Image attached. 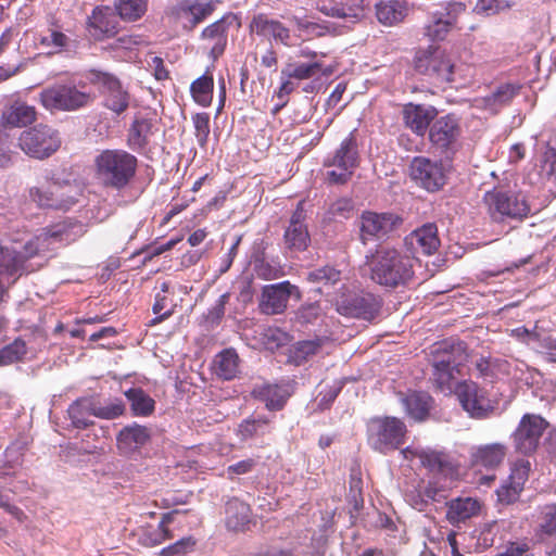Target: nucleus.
Here are the masks:
<instances>
[{
	"label": "nucleus",
	"instance_id": "f257e3e1",
	"mask_svg": "<svg viewBox=\"0 0 556 556\" xmlns=\"http://www.w3.org/2000/svg\"><path fill=\"white\" fill-rule=\"evenodd\" d=\"M418 265L414 255L389 247H378L365 257L370 279L389 289L409 286L415 279V268Z\"/></svg>",
	"mask_w": 556,
	"mask_h": 556
},
{
	"label": "nucleus",
	"instance_id": "f03ea898",
	"mask_svg": "<svg viewBox=\"0 0 556 556\" xmlns=\"http://www.w3.org/2000/svg\"><path fill=\"white\" fill-rule=\"evenodd\" d=\"M137 157L123 149L102 150L93 160L94 177L104 188L123 190L134 179Z\"/></svg>",
	"mask_w": 556,
	"mask_h": 556
},
{
	"label": "nucleus",
	"instance_id": "7ed1b4c3",
	"mask_svg": "<svg viewBox=\"0 0 556 556\" xmlns=\"http://www.w3.org/2000/svg\"><path fill=\"white\" fill-rule=\"evenodd\" d=\"M415 71L437 86L455 80L456 63L452 54L440 47L420 49L414 56Z\"/></svg>",
	"mask_w": 556,
	"mask_h": 556
},
{
	"label": "nucleus",
	"instance_id": "20e7f679",
	"mask_svg": "<svg viewBox=\"0 0 556 556\" xmlns=\"http://www.w3.org/2000/svg\"><path fill=\"white\" fill-rule=\"evenodd\" d=\"M483 203L493 222L522 219L530 213L526 197L518 191L495 187L483 194Z\"/></svg>",
	"mask_w": 556,
	"mask_h": 556
},
{
	"label": "nucleus",
	"instance_id": "39448f33",
	"mask_svg": "<svg viewBox=\"0 0 556 556\" xmlns=\"http://www.w3.org/2000/svg\"><path fill=\"white\" fill-rule=\"evenodd\" d=\"M94 96L72 84H53L38 93V102L49 112H73L90 105Z\"/></svg>",
	"mask_w": 556,
	"mask_h": 556
},
{
	"label": "nucleus",
	"instance_id": "423d86ee",
	"mask_svg": "<svg viewBox=\"0 0 556 556\" xmlns=\"http://www.w3.org/2000/svg\"><path fill=\"white\" fill-rule=\"evenodd\" d=\"M406 433L405 422L396 417H374L367 422V441L380 453L397 450L404 444Z\"/></svg>",
	"mask_w": 556,
	"mask_h": 556
},
{
	"label": "nucleus",
	"instance_id": "0eeeda50",
	"mask_svg": "<svg viewBox=\"0 0 556 556\" xmlns=\"http://www.w3.org/2000/svg\"><path fill=\"white\" fill-rule=\"evenodd\" d=\"M62 140L56 129L38 124L23 130L18 137V147L28 156L45 160L55 153Z\"/></svg>",
	"mask_w": 556,
	"mask_h": 556
},
{
	"label": "nucleus",
	"instance_id": "6e6552de",
	"mask_svg": "<svg viewBox=\"0 0 556 556\" xmlns=\"http://www.w3.org/2000/svg\"><path fill=\"white\" fill-rule=\"evenodd\" d=\"M70 236V226L65 223H59L43 228L40 233L29 239L21 251L15 252L21 271L26 270L25 264L28 260L45 256L54 249L55 243H67Z\"/></svg>",
	"mask_w": 556,
	"mask_h": 556
},
{
	"label": "nucleus",
	"instance_id": "1a4fd4ad",
	"mask_svg": "<svg viewBox=\"0 0 556 556\" xmlns=\"http://www.w3.org/2000/svg\"><path fill=\"white\" fill-rule=\"evenodd\" d=\"M462 126L454 114L437 117L428 131V139L437 152L452 159L460 149Z\"/></svg>",
	"mask_w": 556,
	"mask_h": 556
},
{
	"label": "nucleus",
	"instance_id": "9d476101",
	"mask_svg": "<svg viewBox=\"0 0 556 556\" xmlns=\"http://www.w3.org/2000/svg\"><path fill=\"white\" fill-rule=\"evenodd\" d=\"M90 83L100 87L103 106L116 115L123 114L130 103V93L113 74L98 70L90 71Z\"/></svg>",
	"mask_w": 556,
	"mask_h": 556
},
{
	"label": "nucleus",
	"instance_id": "9b49d317",
	"mask_svg": "<svg viewBox=\"0 0 556 556\" xmlns=\"http://www.w3.org/2000/svg\"><path fill=\"white\" fill-rule=\"evenodd\" d=\"M549 422L541 415L525 414L513 432V444L516 452L523 455L534 453Z\"/></svg>",
	"mask_w": 556,
	"mask_h": 556
},
{
	"label": "nucleus",
	"instance_id": "f8f14e48",
	"mask_svg": "<svg viewBox=\"0 0 556 556\" xmlns=\"http://www.w3.org/2000/svg\"><path fill=\"white\" fill-rule=\"evenodd\" d=\"M382 300L369 292L342 296L337 302V312L345 317L374 320L380 314Z\"/></svg>",
	"mask_w": 556,
	"mask_h": 556
},
{
	"label": "nucleus",
	"instance_id": "ddd939ff",
	"mask_svg": "<svg viewBox=\"0 0 556 556\" xmlns=\"http://www.w3.org/2000/svg\"><path fill=\"white\" fill-rule=\"evenodd\" d=\"M410 176L430 192L438 191L446 184V172L442 162L425 156H416L410 163Z\"/></svg>",
	"mask_w": 556,
	"mask_h": 556
},
{
	"label": "nucleus",
	"instance_id": "4468645a",
	"mask_svg": "<svg viewBox=\"0 0 556 556\" xmlns=\"http://www.w3.org/2000/svg\"><path fill=\"white\" fill-rule=\"evenodd\" d=\"M453 393L456 395L463 409L471 417H485L491 409L486 392L472 380L457 382Z\"/></svg>",
	"mask_w": 556,
	"mask_h": 556
},
{
	"label": "nucleus",
	"instance_id": "2eb2a0df",
	"mask_svg": "<svg viewBox=\"0 0 556 556\" xmlns=\"http://www.w3.org/2000/svg\"><path fill=\"white\" fill-rule=\"evenodd\" d=\"M64 186L56 181H46L40 186H34L28 189V198L40 208L48 210H68L75 199L66 195Z\"/></svg>",
	"mask_w": 556,
	"mask_h": 556
},
{
	"label": "nucleus",
	"instance_id": "dca6fc26",
	"mask_svg": "<svg viewBox=\"0 0 556 556\" xmlns=\"http://www.w3.org/2000/svg\"><path fill=\"white\" fill-rule=\"evenodd\" d=\"M293 293H296L298 298L301 296L299 288L288 280L265 286L260 301L261 312L267 315L282 314Z\"/></svg>",
	"mask_w": 556,
	"mask_h": 556
},
{
	"label": "nucleus",
	"instance_id": "f3484780",
	"mask_svg": "<svg viewBox=\"0 0 556 556\" xmlns=\"http://www.w3.org/2000/svg\"><path fill=\"white\" fill-rule=\"evenodd\" d=\"M294 384V381L255 384L251 390V396L254 400L263 402L268 410H281L293 394Z\"/></svg>",
	"mask_w": 556,
	"mask_h": 556
},
{
	"label": "nucleus",
	"instance_id": "a211bd4d",
	"mask_svg": "<svg viewBox=\"0 0 556 556\" xmlns=\"http://www.w3.org/2000/svg\"><path fill=\"white\" fill-rule=\"evenodd\" d=\"M305 220L304 201H300L283 233L285 245L290 252H303L309 247L311 236Z\"/></svg>",
	"mask_w": 556,
	"mask_h": 556
},
{
	"label": "nucleus",
	"instance_id": "6ab92c4d",
	"mask_svg": "<svg viewBox=\"0 0 556 556\" xmlns=\"http://www.w3.org/2000/svg\"><path fill=\"white\" fill-rule=\"evenodd\" d=\"M215 10L213 0L201 2L200 0H181L170 8V15L182 22L186 28L192 29L203 22Z\"/></svg>",
	"mask_w": 556,
	"mask_h": 556
},
{
	"label": "nucleus",
	"instance_id": "aec40b11",
	"mask_svg": "<svg viewBox=\"0 0 556 556\" xmlns=\"http://www.w3.org/2000/svg\"><path fill=\"white\" fill-rule=\"evenodd\" d=\"M521 85L505 83L488 96L477 97L471 101V108L496 115L503 108L510 104L513 99L519 93Z\"/></svg>",
	"mask_w": 556,
	"mask_h": 556
},
{
	"label": "nucleus",
	"instance_id": "412c9836",
	"mask_svg": "<svg viewBox=\"0 0 556 556\" xmlns=\"http://www.w3.org/2000/svg\"><path fill=\"white\" fill-rule=\"evenodd\" d=\"M406 128L418 137H424L438 116V110L432 105L407 103L402 110Z\"/></svg>",
	"mask_w": 556,
	"mask_h": 556
},
{
	"label": "nucleus",
	"instance_id": "4be33fe9",
	"mask_svg": "<svg viewBox=\"0 0 556 556\" xmlns=\"http://www.w3.org/2000/svg\"><path fill=\"white\" fill-rule=\"evenodd\" d=\"M361 219L363 241L386 236L402 223V219L393 213L364 212Z\"/></svg>",
	"mask_w": 556,
	"mask_h": 556
},
{
	"label": "nucleus",
	"instance_id": "5701e85b",
	"mask_svg": "<svg viewBox=\"0 0 556 556\" xmlns=\"http://www.w3.org/2000/svg\"><path fill=\"white\" fill-rule=\"evenodd\" d=\"M316 9L326 16L359 21L365 16V0H316Z\"/></svg>",
	"mask_w": 556,
	"mask_h": 556
},
{
	"label": "nucleus",
	"instance_id": "b1692460",
	"mask_svg": "<svg viewBox=\"0 0 556 556\" xmlns=\"http://www.w3.org/2000/svg\"><path fill=\"white\" fill-rule=\"evenodd\" d=\"M36 119V108L24 101L16 100L3 108L0 116V131L5 132L7 129L26 127Z\"/></svg>",
	"mask_w": 556,
	"mask_h": 556
},
{
	"label": "nucleus",
	"instance_id": "393cba45",
	"mask_svg": "<svg viewBox=\"0 0 556 556\" xmlns=\"http://www.w3.org/2000/svg\"><path fill=\"white\" fill-rule=\"evenodd\" d=\"M430 362L444 361L445 366L462 368L468 359L467 346L464 342L446 339L431 346Z\"/></svg>",
	"mask_w": 556,
	"mask_h": 556
},
{
	"label": "nucleus",
	"instance_id": "a878e982",
	"mask_svg": "<svg viewBox=\"0 0 556 556\" xmlns=\"http://www.w3.org/2000/svg\"><path fill=\"white\" fill-rule=\"evenodd\" d=\"M87 30L96 40L113 37L117 33V22L108 7H96L88 16Z\"/></svg>",
	"mask_w": 556,
	"mask_h": 556
},
{
	"label": "nucleus",
	"instance_id": "bb28decb",
	"mask_svg": "<svg viewBox=\"0 0 556 556\" xmlns=\"http://www.w3.org/2000/svg\"><path fill=\"white\" fill-rule=\"evenodd\" d=\"M251 33L274 40L285 46H289L290 30L280 21L269 18L268 15L260 13L253 16L250 23Z\"/></svg>",
	"mask_w": 556,
	"mask_h": 556
},
{
	"label": "nucleus",
	"instance_id": "cd10ccee",
	"mask_svg": "<svg viewBox=\"0 0 556 556\" xmlns=\"http://www.w3.org/2000/svg\"><path fill=\"white\" fill-rule=\"evenodd\" d=\"M228 18L229 16H223L202 30L201 39L204 42V49L210 51V56L213 60H217L226 49Z\"/></svg>",
	"mask_w": 556,
	"mask_h": 556
},
{
	"label": "nucleus",
	"instance_id": "c85d7f7f",
	"mask_svg": "<svg viewBox=\"0 0 556 556\" xmlns=\"http://www.w3.org/2000/svg\"><path fill=\"white\" fill-rule=\"evenodd\" d=\"M405 243L416 253L424 255L434 254L440 247L437 226L429 223L417 228L405 238Z\"/></svg>",
	"mask_w": 556,
	"mask_h": 556
},
{
	"label": "nucleus",
	"instance_id": "c756f323",
	"mask_svg": "<svg viewBox=\"0 0 556 556\" xmlns=\"http://www.w3.org/2000/svg\"><path fill=\"white\" fill-rule=\"evenodd\" d=\"M252 509L245 502L232 497L226 504L225 525L233 532L248 531L252 525Z\"/></svg>",
	"mask_w": 556,
	"mask_h": 556
},
{
	"label": "nucleus",
	"instance_id": "7c9ffc66",
	"mask_svg": "<svg viewBox=\"0 0 556 556\" xmlns=\"http://www.w3.org/2000/svg\"><path fill=\"white\" fill-rule=\"evenodd\" d=\"M151 439L150 429L146 426L132 424L124 427L116 437V445L122 454H131Z\"/></svg>",
	"mask_w": 556,
	"mask_h": 556
},
{
	"label": "nucleus",
	"instance_id": "2f4dec72",
	"mask_svg": "<svg viewBox=\"0 0 556 556\" xmlns=\"http://www.w3.org/2000/svg\"><path fill=\"white\" fill-rule=\"evenodd\" d=\"M420 463L429 471L442 475L444 477H454L457 473V466L452 457L441 451L420 450L416 453Z\"/></svg>",
	"mask_w": 556,
	"mask_h": 556
},
{
	"label": "nucleus",
	"instance_id": "473e14b6",
	"mask_svg": "<svg viewBox=\"0 0 556 556\" xmlns=\"http://www.w3.org/2000/svg\"><path fill=\"white\" fill-rule=\"evenodd\" d=\"M506 452L507 448L502 443L483 444L471 450L470 458L473 466L493 469L502 464Z\"/></svg>",
	"mask_w": 556,
	"mask_h": 556
},
{
	"label": "nucleus",
	"instance_id": "72a5a7b5",
	"mask_svg": "<svg viewBox=\"0 0 556 556\" xmlns=\"http://www.w3.org/2000/svg\"><path fill=\"white\" fill-rule=\"evenodd\" d=\"M446 519L458 525L476 517L481 510V503L472 497H457L446 503Z\"/></svg>",
	"mask_w": 556,
	"mask_h": 556
},
{
	"label": "nucleus",
	"instance_id": "f704fd0d",
	"mask_svg": "<svg viewBox=\"0 0 556 556\" xmlns=\"http://www.w3.org/2000/svg\"><path fill=\"white\" fill-rule=\"evenodd\" d=\"M406 414L415 421H425L430 415L433 406V399L424 391H414L403 397Z\"/></svg>",
	"mask_w": 556,
	"mask_h": 556
},
{
	"label": "nucleus",
	"instance_id": "c9c22d12",
	"mask_svg": "<svg viewBox=\"0 0 556 556\" xmlns=\"http://www.w3.org/2000/svg\"><path fill=\"white\" fill-rule=\"evenodd\" d=\"M326 160L338 165H343L344 168L355 172L359 166V154L356 138L353 132L344 138L334 153Z\"/></svg>",
	"mask_w": 556,
	"mask_h": 556
},
{
	"label": "nucleus",
	"instance_id": "e433bc0d",
	"mask_svg": "<svg viewBox=\"0 0 556 556\" xmlns=\"http://www.w3.org/2000/svg\"><path fill=\"white\" fill-rule=\"evenodd\" d=\"M444 361L431 363V380L434 388L445 394H452L457 384L456 378L460 375V368L445 366Z\"/></svg>",
	"mask_w": 556,
	"mask_h": 556
},
{
	"label": "nucleus",
	"instance_id": "4c0bfd02",
	"mask_svg": "<svg viewBox=\"0 0 556 556\" xmlns=\"http://www.w3.org/2000/svg\"><path fill=\"white\" fill-rule=\"evenodd\" d=\"M326 342L325 338H315L312 340H302L295 342L290 349L288 356L289 363L301 366L317 355Z\"/></svg>",
	"mask_w": 556,
	"mask_h": 556
},
{
	"label": "nucleus",
	"instance_id": "58836bf2",
	"mask_svg": "<svg viewBox=\"0 0 556 556\" xmlns=\"http://www.w3.org/2000/svg\"><path fill=\"white\" fill-rule=\"evenodd\" d=\"M407 14V7L403 0L380 1L376 4V16L378 21L387 26L402 22Z\"/></svg>",
	"mask_w": 556,
	"mask_h": 556
},
{
	"label": "nucleus",
	"instance_id": "ea45409f",
	"mask_svg": "<svg viewBox=\"0 0 556 556\" xmlns=\"http://www.w3.org/2000/svg\"><path fill=\"white\" fill-rule=\"evenodd\" d=\"M152 121L144 117H136L130 125L127 136V144L131 150H142L149 143L152 135Z\"/></svg>",
	"mask_w": 556,
	"mask_h": 556
},
{
	"label": "nucleus",
	"instance_id": "a19ab883",
	"mask_svg": "<svg viewBox=\"0 0 556 556\" xmlns=\"http://www.w3.org/2000/svg\"><path fill=\"white\" fill-rule=\"evenodd\" d=\"M135 416H150L155 409V401L140 388H131L125 392Z\"/></svg>",
	"mask_w": 556,
	"mask_h": 556
},
{
	"label": "nucleus",
	"instance_id": "79ce46f5",
	"mask_svg": "<svg viewBox=\"0 0 556 556\" xmlns=\"http://www.w3.org/2000/svg\"><path fill=\"white\" fill-rule=\"evenodd\" d=\"M169 288L170 283L168 281H164L161 283V292L155 294L152 311L156 316L150 321V325L152 326L162 323L174 313L173 300L167 296Z\"/></svg>",
	"mask_w": 556,
	"mask_h": 556
},
{
	"label": "nucleus",
	"instance_id": "37998d69",
	"mask_svg": "<svg viewBox=\"0 0 556 556\" xmlns=\"http://www.w3.org/2000/svg\"><path fill=\"white\" fill-rule=\"evenodd\" d=\"M215 372L224 380L233 379L239 369V357L233 350H224L216 355Z\"/></svg>",
	"mask_w": 556,
	"mask_h": 556
},
{
	"label": "nucleus",
	"instance_id": "c03bdc74",
	"mask_svg": "<svg viewBox=\"0 0 556 556\" xmlns=\"http://www.w3.org/2000/svg\"><path fill=\"white\" fill-rule=\"evenodd\" d=\"M214 80L211 75H202L195 79L190 87L193 100L202 105L208 106L212 102Z\"/></svg>",
	"mask_w": 556,
	"mask_h": 556
},
{
	"label": "nucleus",
	"instance_id": "a18cd8bd",
	"mask_svg": "<svg viewBox=\"0 0 556 556\" xmlns=\"http://www.w3.org/2000/svg\"><path fill=\"white\" fill-rule=\"evenodd\" d=\"M91 407H93V402L87 399L77 400L68 407V416L75 428L85 429L93 424L88 419L92 415Z\"/></svg>",
	"mask_w": 556,
	"mask_h": 556
},
{
	"label": "nucleus",
	"instance_id": "49530a36",
	"mask_svg": "<svg viewBox=\"0 0 556 556\" xmlns=\"http://www.w3.org/2000/svg\"><path fill=\"white\" fill-rule=\"evenodd\" d=\"M323 68L320 62L311 63H289L283 68V73L289 77L295 78L298 81L311 79L317 76Z\"/></svg>",
	"mask_w": 556,
	"mask_h": 556
},
{
	"label": "nucleus",
	"instance_id": "de8ad7c7",
	"mask_svg": "<svg viewBox=\"0 0 556 556\" xmlns=\"http://www.w3.org/2000/svg\"><path fill=\"white\" fill-rule=\"evenodd\" d=\"M115 8L123 20L134 22L146 13L147 0H118Z\"/></svg>",
	"mask_w": 556,
	"mask_h": 556
},
{
	"label": "nucleus",
	"instance_id": "09e8293b",
	"mask_svg": "<svg viewBox=\"0 0 556 556\" xmlns=\"http://www.w3.org/2000/svg\"><path fill=\"white\" fill-rule=\"evenodd\" d=\"M27 353L25 341L16 339L12 343L0 349V366H8L24 358Z\"/></svg>",
	"mask_w": 556,
	"mask_h": 556
},
{
	"label": "nucleus",
	"instance_id": "8fccbe9b",
	"mask_svg": "<svg viewBox=\"0 0 556 556\" xmlns=\"http://www.w3.org/2000/svg\"><path fill=\"white\" fill-rule=\"evenodd\" d=\"M306 279L312 283L333 286L341 280V271L333 266L325 265L323 267L311 270L307 274Z\"/></svg>",
	"mask_w": 556,
	"mask_h": 556
},
{
	"label": "nucleus",
	"instance_id": "3c124183",
	"mask_svg": "<svg viewBox=\"0 0 556 556\" xmlns=\"http://www.w3.org/2000/svg\"><path fill=\"white\" fill-rule=\"evenodd\" d=\"M92 416L101 419H115L125 414L126 407L122 400H114L105 405H100L93 402V407L90 408Z\"/></svg>",
	"mask_w": 556,
	"mask_h": 556
},
{
	"label": "nucleus",
	"instance_id": "603ef678",
	"mask_svg": "<svg viewBox=\"0 0 556 556\" xmlns=\"http://www.w3.org/2000/svg\"><path fill=\"white\" fill-rule=\"evenodd\" d=\"M324 167L327 168L326 181L329 185H345L352 179L354 174L349 168H344L343 165H338L327 160L324 161Z\"/></svg>",
	"mask_w": 556,
	"mask_h": 556
},
{
	"label": "nucleus",
	"instance_id": "864d4df0",
	"mask_svg": "<svg viewBox=\"0 0 556 556\" xmlns=\"http://www.w3.org/2000/svg\"><path fill=\"white\" fill-rule=\"evenodd\" d=\"M181 511L174 509L169 513L162 515L161 520L155 530V540L152 541V545H160L165 541L174 539V533L169 529V525L175 521V517Z\"/></svg>",
	"mask_w": 556,
	"mask_h": 556
},
{
	"label": "nucleus",
	"instance_id": "5fc2aeb1",
	"mask_svg": "<svg viewBox=\"0 0 556 556\" xmlns=\"http://www.w3.org/2000/svg\"><path fill=\"white\" fill-rule=\"evenodd\" d=\"M197 540L192 536H185L175 543L164 547L160 556H187L195 549Z\"/></svg>",
	"mask_w": 556,
	"mask_h": 556
},
{
	"label": "nucleus",
	"instance_id": "6e6d98bb",
	"mask_svg": "<svg viewBox=\"0 0 556 556\" xmlns=\"http://www.w3.org/2000/svg\"><path fill=\"white\" fill-rule=\"evenodd\" d=\"M530 470L531 464L529 460H517L511 467L510 475L507 478V481L513 483L514 486H516L519 491L522 492L525 483L529 479Z\"/></svg>",
	"mask_w": 556,
	"mask_h": 556
},
{
	"label": "nucleus",
	"instance_id": "4d7b16f0",
	"mask_svg": "<svg viewBox=\"0 0 556 556\" xmlns=\"http://www.w3.org/2000/svg\"><path fill=\"white\" fill-rule=\"evenodd\" d=\"M530 470L531 464L529 460H517L511 467L510 475L507 478V481L513 483L514 486H516L519 491L522 492L525 483L529 479Z\"/></svg>",
	"mask_w": 556,
	"mask_h": 556
},
{
	"label": "nucleus",
	"instance_id": "13d9d810",
	"mask_svg": "<svg viewBox=\"0 0 556 556\" xmlns=\"http://www.w3.org/2000/svg\"><path fill=\"white\" fill-rule=\"evenodd\" d=\"M261 340L267 350L275 351L287 342L288 334L277 327H268L263 330Z\"/></svg>",
	"mask_w": 556,
	"mask_h": 556
},
{
	"label": "nucleus",
	"instance_id": "bf43d9fd",
	"mask_svg": "<svg viewBox=\"0 0 556 556\" xmlns=\"http://www.w3.org/2000/svg\"><path fill=\"white\" fill-rule=\"evenodd\" d=\"M18 271H21V268L15 251H11L0 244V276H13Z\"/></svg>",
	"mask_w": 556,
	"mask_h": 556
},
{
	"label": "nucleus",
	"instance_id": "052dcab7",
	"mask_svg": "<svg viewBox=\"0 0 556 556\" xmlns=\"http://www.w3.org/2000/svg\"><path fill=\"white\" fill-rule=\"evenodd\" d=\"M194 135L200 147H205L210 135V115L205 112L192 116Z\"/></svg>",
	"mask_w": 556,
	"mask_h": 556
},
{
	"label": "nucleus",
	"instance_id": "680f3d73",
	"mask_svg": "<svg viewBox=\"0 0 556 556\" xmlns=\"http://www.w3.org/2000/svg\"><path fill=\"white\" fill-rule=\"evenodd\" d=\"M540 531L548 536L556 535V504L543 507L541 511Z\"/></svg>",
	"mask_w": 556,
	"mask_h": 556
},
{
	"label": "nucleus",
	"instance_id": "e2e57ef3",
	"mask_svg": "<svg viewBox=\"0 0 556 556\" xmlns=\"http://www.w3.org/2000/svg\"><path fill=\"white\" fill-rule=\"evenodd\" d=\"M299 84L298 80L293 77H289L283 73V70L281 71V85L279 89L276 91V96L281 101L280 104H278L274 112H278L282 106H285L288 102V97L291 92H293L298 88Z\"/></svg>",
	"mask_w": 556,
	"mask_h": 556
},
{
	"label": "nucleus",
	"instance_id": "0e129e2a",
	"mask_svg": "<svg viewBox=\"0 0 556 556\" xmlns=\"http://www.w3.org/2000/svg\"><path fill=\"white\" fill-rule=\"evenodd\" d=\"M452 28V23L441 17L435 18L426 27V35L431 40H443Z\"/></svg>",
	"mask_w": 556,
	"mask_h": 556
},
{
	"label": "nucleus",
	"instance_id": "69168bd1",
	"mask_svg": "<svg viewBox=\"0 0 556 556\" xmlns=\"http://www.w3.org/2000/svg\"><path fill=\"white\" fill-rule=\"evenodd\" d=\"M268 424L269 419L265 417L257 419L248 418L239 425L238 432L242 439H250L257 434L260 428L267 426Z\"/></svg>",
	"mask_w": 556,
	"mask_h": 556
},
{
	"label": "nucleus",
	"instance_id": "338daca9",
	"mask_svg": "<svg viewBox=\"0 0 556 556\" xmlns=\"http://www.w3.org/2000/svg\"><path fill=\"white\" fill-rule=\"evenodd\" d=\"M541 170L547 177H556V149L547 144L541 160Z\"/></svg>",
	"mask_w": 556,
	"mask_h": 556
},
{
	"label": "nucleus",
	"instance_id": "774afa93",
	"mask_svg": "<svg viewBox=\"0 0 556 556\" xmlns=\"http://www.w3.org/2000/svg\"><path fill=\"white\" fill-rule=\"evenodd\" d=\"M497 498L501 503L509 505L515 503L520 494L521 491H519L516 486H514L513 483L509 481H505L496 491Z\"/></svg>",
	"mask_w": 556,
	"mask_h": 556
}]
</instances>
